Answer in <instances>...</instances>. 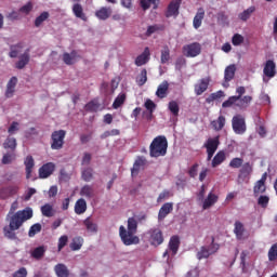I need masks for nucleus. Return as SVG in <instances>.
Segmentation results:
<instances>
[{
	"label": "nucleus",
	"mask_w": 277,
	"mask_h": 277,
	"mask_svg": "<svg viewBox=\"0 0 277 277\" xmlns=\"http://www.w3.org/2000/svg\"><path fill=\"white\" fill-rule=\"evenodd\" d=\"M34 217V210L31 208H26L24 210H19L15 212L9 221V226H4L3 233L6 239H16V232L27 220H31Z\"/></svg>",
	"instance_id": "f257e3e1"
},
{
	"label": "nucleus",
	"mask_w": 277,
	"mask_h": 277,
	"mask_svg": "<svg viewBox=\"0 0 277 277\" xmlns=\"http://www.w3.org/2000/svg\"><path fill=\"white\" fill-rule=\"evenodd\" d=\"M137 233V220L135 217L128 219V230L124 225L119 227V237L124 246H137L140 237L135 236Z\"/></svg>",
	"instance_id": "f03ea898"
},
{
	"label": "nucleus",
	"mask_w": 277,
	"mask_h": 277,
	"mask_svg": "<svg viewBox=\"0 0 277 277\" xmlns=\"http://www.w3.org/2000/svg\"><path fill=\"white\" fill-rule=\"evenodd\" d=\"M168 153V138L163 135L156 136L149 145L150 157H166Z\"/></svg>",
	"instance_id": "7ed1b4c3"
},
{
	"label": "nucleus",
	"mask_w": 277,
	"mask_h": 277,
	"mask_svg": "<svg viewBox=\"0 0 277 277\" xmlns=\"http://www.w3.org/2000/svg\"><path fill=\"white\" fill-rule=\"evenodd\" d=\"M250 103H252V96L245 95L243 97H228L225 102H223L222 107H238V109H248L250 107Z\"/></svg>",
	"instance_id": "20e7f679"
},
{
	"label": "nucleus",
	"mask_w": 277,
	"mask_h": 277,
	"mask_svg": "<svg viewBox=\"0 0 277 277\" xmlns=\"http://www.w3.org/2000/svg\"><path fill=\"white\" fill-rule=\"evenodd\" d=\"M232 129L236 135H243L248 131L246 124V117L241 114H237L232 118Z\"/></svg>",
	"instance_id": "39448f33"
},
{
	"label": "nucleus",
	"mask_w": 277,
	"mask_h": 277,
	"mask_svg": "<svg viewBox=\"0 0 277 277\" xmlns=\"http://www.w3.org/2000/svg\"><path fill=\"white\" fill-rule=\"evenodd\" d=\"M66 138V130H56L51 134L52 150H62L64 148V140Z\"/></svg>",
	"instance_id": "423d86ee"
},
{
	"label": "nucleus",
	"mask_w": 277,
	"mask_h": 277,
	"mask_svg": "<svg viewBox=\"0 0 277 277\" xmlns=\"http://www.w3.org/2000/svg\"><path fill=\"white\" fill-rule=\"evenodd\" d=\"M148 235H149V243L151 246H161V243H163L164 238H163V232H161L160 228H150L148 230Z\"/></svg>",
	"instance_id": "0eeeda50"
},
{
	"label": "nucleus",
	"mask_w": 277,
	"mask_h": 277,
	"mask_svg": "<svg viewBox=\"0 0 277 277\" xmlns=\"http://www.w3.org/2000/svg\"><path fill=\"white\" fill-rule=\"evenodd\" d=\"M201 52L202 47L198 42H194L183 47V53L186 57H198Z\"/></svg>",
	"instance_id": "6e6552de"
},
{
	"label": "nucleus",
	"mask_w": 277,
	"mask_h": 277,
	"mask_svg": "<svg viewBox=\"0 0 277 277\" xmlns=\"http://www.w3.org/2000/svg\"><path fill=\"white\" fill-rule=\"evenodd\" d=\"M266 182H267V172L263 173L261 179L254 183L253 196L255 198L258 196H261V194H265V192H267V185H265Z\"/></svg>",
	"instance_id": "1a4fd4ad"
},
{
	"label": "nucleus",
	"mask_w": 277,
	"mask_h": 277,
	"mask_svg": "<svg viewBox=\"0 0 277 277\" xmlns=\"http://www.w3.org/2000/svg\"><path fill=\"white\" fill-rule=\"evenodd\" d=\"M209 83H211V78H201L194 85V92L196 96H202L207 90H209Z\"/></svg>",
	"instance_id": "9d476101"
},
{
	"label": "nucleus",
	"mask_w": 277,
	"mask_h": 277,
	"mask_svg": "<svg viewBox=\"0 0 277 277\" xmlns=\"http://www.w3.org/2000/svg\"><path fill=\"white\" fill-rule=\"evenodd\" d=\"M181 9V0H172L164 13V16L167 18H172V16H177L179 15V10Z\"/></svg>",
	"instance_id": "9b49d317"
},
{
	"label": "nucleus",
	"mask_w": 277,
	"mask_h": 277,
	"mask_svg": "<svg viewBox=\"0 0 277 277\" xmlns=\"http://www.w3.org/2000/svg\"><path fill=\"white\" fill-rule=\"evenodd\" d=\"M172 211H174V203L172 202L163 203L158 212V221L163 222V220H166V217H168V215H170Z\"/></svg>",
	"instance_id": "f8f14e48"
},
{
	"label": "nucleus",
	"mask_w": 277,
	"mask_h": 277,
	"mask_svg": "<svg viewBox=\"0 0 277 277\" xmlns=\"http://www.w3.org/2000/svg\"><path fill=\"white\" fill-rule=\"evenodd\" d=\"M55 172V163L48 162L39 168V179H49Z\"/></svg>",
	"instance_id": "ddd939ff"
},
{
	"label": "nucleus",
	"mask_w": 277,
	"mask_h": 277,
	"mask_svg": "<svg viewBox=\"0 0 277 277\" xmlns=\"http://www.w3.org/2000/svg\"><path fill=\"white\" fill-rule=\"evenodd\" d=\"M18 186L16 185H10L6 187H2L0 189V198L2 200H6V198H10L12 196H16V194H18Z\"/></svg>",
	"instance_id": "4468645a"
},
{
	"label": "nucleus",
	"mask_w": 277,
	"mask_h": 277,
	"mask_svg": "<svg viewBox=\"0 0 277 277\" xmlns=\"http://www.w3.org/2000/svg\"><path fill=\"white\" fill-rule=\"evenodd\" d=\"M235 72H237V67L235 65H229L224 71V83L223 88H228V82L235 79Z\"/></svg>",
	"instance_id": "2eb2a0df"
},
{
	"label": "nucleus",
	"mask_w": 277,
	"mask_h": 277,
	"mask_svg": "<svg viewBox=\"0 0 277 277\" xmlns=\"http://www.w3.org/2000/svg\"><path fill=\"white\" fill-rule=\"evenodd\" d=\"M150 60V49L146 47L141 55L135 58V66H144Z\"/></svg>",
	"instance_id": "dca6fc26"
},
{
	"label": "nucleus",
	"mask_w": 277,
	"mask_h": 277,
	"mask_svg": "<svg viewBox=\"0 0 277 277\" xmlns=\"http://www.w3.org/2000/svg\"><path fill=\"white\" fill-rule=\"evenodd\" d=\"M219 146H220V136L209 137L203 145L206 150H209L212 153H215Z\"/></svg>",
	"instance_id": "f3484780"
},
{
	"label": "nucleus",
	"mask_w": 277,
	"mask_h": 277,
	"mask_svg": "<svg viewBox=\"0 0 277 277\" xmlns=\"http://www.w3.org/2000/svg\"><path fill=\"white\" fill-rule=\"evenodd\" d=\"M220 200V197L215 195L213 192L209 193L207 198L203 200L202 209L207 211V209H211L213 205H215Z\"/></svg>",
	"instance_id": "a211bd4d"
},
{
	"label": "nucleus",
	"mask_w": 277,
	"mask_h": 277,
	"mask_svg": "<svg viewBox=\"0 0 277 277\" xmlns=\"http://www.w3.org/2000/svg\"><path fill=\"white\" fill-rule=\"evenodd\" d=\"M29 51L30 49H26L25 52L19 56L18 62L15 64V68H17V70H23V68L29 64Z\"/></svg>",
	"instance_id": "6ab92c4d"
},
{
	"label": "nucleus",
	"mask_w": 277,
	"mask_h": 277,
	"mask_svg": "<svg viewBox=\"0 0 277 277\" xmlns=\"http://www.w3.org/2000/svg\"><path fill=\"white\" fill-rule=\"evenodd\" d=\"M16 83H18V78L16 77H12L9 80L5 91L6 98H12L14 96V92H16Z\"/></svg>",
	"instance_id": "aec40b11"
},
{
	"label": "nucleus",
	"mask_w": 277,
	"mask_h": 277,
	"mask_svg": "<svg viewBox=\"0 0 277 277\" xmlns=\"http://www.w3.org/2000/svg\"><path fill=\"white\" fill-rule=\"evenodd\" d=\"M263 72L266 77H276V63L272 60L266 61Z\"/></svg>",
	"instance_id": "412c9836"
},
{
	"label": "nucleus",
	"mask_w": 277,
	"mask_h": 277,
	"mask_svg": "<svg viewBox=\"0 0 277 277\" xmlns=\"http://www.w3.org/2000/svg\"><path fill=\"white\" fill-rule=\"evenodd\" d=\"M181 248V238L179 236H172L169 240V250L172 252V255H176Z\"/></svg>",
	"instance_id": "4be33fe9"
},
{
	"label": "nucleus",
	"mask_w": 277,
	"mask_h": 277,
	"mask_svg": "<svg viewBox=\"0 0 277 277\" xmlns=\"http://www.w3.org/2000/svg\"><path fill=\"white\" fill-rule=\"evenodd\" d=\"M202 21H205V9L200 8L193 19V27L195 29H200Z\"/></svg>",
	"instance_id": "5701e85b"
},
{
	"label": "nucleus",
	"mask_w": 277,
	"mask_h": 277,
	"mask_svg": "<svg viewBox=\"0 0 277 277\" xmlns=\"http://www.w3.org/2000/svg\"><path fill=\"white\" fill-rule=\"evenodd\" d=\"M96 18L100 21H107L109 16H111V8L110 6H102L95 12Z\"/></svg>",
	"instance_id": "b1692460"
},
{
	"label": "nucleus",
	"mask_w": 277,
	"mask_h": 277,
	"mask_svg": "<svg viewBox=\"0 0 277 277\" xmlns=\"http://www.w3.org/2000/svg\"><path fill=\"white\" fill-rule=\"evenodd\" d=\"M168 90H170V83H168V81L164 80L162 83L158 85L156 96H158V98H166V96H168Z\"/></svg>",
	"instance_id": "393cba45"
},
{
	"label": "nucleus",
	"mask_w": 277,
	"mask_h": 277,
	"mask_svg": "<svg viewBox=\"0 0 277 277\" xmlns=\"http://www.w3.org/2000/svg\"><path fill=\"white\" fill-rule=\"evenodd\" d=\"M77 57H79V54H77V51H71L70 53L65 52L63 54V62L64 64H66L67 66H72V64H75Z\"/></svg>",
	"instance_id": "a878e982"
},
{
	"label": "nucleus",
	"mask_w": 277,
	"mask_h": 277,
	"mask_svg": "<svg viewBox=\"0 0 277 277\" xmlns=\"http://www.w3.org/2000/svg\"><path fill=\"white\" fill-rule=\"evenodd\" d=\"M24 164L26 168V179H31V172L34 170V166H36V162L34 161L32 156H27L24 160Z\"/></svg>",
	"instance_id": "bb28decb"
},
{
	"label": "nucleus",
	"mask_w": 277,
	"mask_h": 277,
	"mask_svg": "<svg viewBox=\"0 0 277 277\" xmlns=\"http://www.w3.org/2000/svg\"><path fill=\"white\" fill-rule=\"evenodd\" d=\"M80 196L83 198H87L88 200L94 198L95 193H94V187L92 185H84L80 189Z\"/></svg>",
	"instance_id": "cd10ccee"
},
{
	"label": "nucleus",
	"mask_w": 277,
	"mask_h": 277,
	"mask_svg": "<svg viewBox=\"0 0 277 277\" xmlns=\"http://www.w3.org/2000/svg\"><path fill=\"white\" fill-rule=\"evenodd\" d=\"M211 127L214 131H222L226 127V117L224 115L219 116L216 120L211 121Z\"/></svg>",
	"instance_id": "c85d7f7f"
},
{
	"label": "nucleus",
	"mask_w": 277,
	"mask_h": 277,
	"mask_svg": "<svg viewBox=\"0 0 277 277\" xmlns=\"http://www.w3.org/2000/svg\"><path fill=\"white\" fill-rule=\"evenodd\" d=\"M226 161V153L224 150H220L212 159V168H217V166H222Z\"/></svg>",
	"instance_id": "c756f323"
},
{
	"label": "nucleus",
	"mask_w": 277,
	"mask_h": 277,
	"mask_svg": "<svg viewBox=\"0 0 277 277\" xmlns=\"http://www.w3.org/2000/svg\"><path fill=\"white\" fill-rule=\"evenodd\" d=\"M85 211H88V203L85 202V199H78L75 205V213H77V215H81L85 213Z\"/></svg>",
	"instance_id": "7c9ffc66"
},
{
	"label": "nucleus",
	"mask_w": 277,
	"mask_h": 277,
	"mask_svg": "<svg viewBox=\"0 0 277 277\" xmlns=\"http://www.w3.org/2000/svg\"><path fill=\"white\" fill-rule=\"evenodd\" d=\"M54 272L57 277H68L70 276V271L65 264H56L54 267Z\"/></svg>",
	"instance_id": "2f4dec72"
},
{
	"label": "nucleus",
	"mask_w": 277,
	"mask_h": 277,
	"mask_svg": "<svg viewBox=\"0 0 277 277\" xmlns=\"http://www.w3.org/2000/svg\"><path fill=\"white\" fill-rule=\"evenodd\" d=\"M72 12L76 18H80L81 21H88V16H85V13H83V6L81 4L75 3L72 5Z\"/></svg>",
	"instance_id": "473e14b6"
},
{
	"label": "nucleus",
	"mask_w": 277,
	"mask_h": 277,
	"mask_svg": "<svg viewBox=\"0 0 277 277\" xmlns=\"http://www.w3.org/2000/svg\"><path fill=\"white\" fill-rule=\"evenodd\" d=\"M234 233L236 235V239L241 241V239H243V233H246V228L243 227V223H241L239 221H236Z\"/></svg>",
	"instance_id": "72a5a7b5"
},
{
	"label": "nucleus",
	"mask_w": 277,
	"mask_h": 277,
	"mask_svg": "<svg viewBox=\"0 0 277 277\" xmlns=\"http://www.w3.org/2000/svg\"><path fill=\"white\" fill-rule=\"evenodd\" d=\"M160 2L161 0H141V8L146 11L150 10V5H153V10H157Z\"/></svg>",
	"instance_id": "f704fd0d"
},
{
	"label": "nucleus",
	"mask_w": 277,
	"mask_h": 277,
	"mask_svg": "<svg viewBox=\"0 0 277 277\" xmlns=\"http://www.w3.org/2000/svg\"><path fill=\"white\" fill-rule=\"evenodd\" d=\"M146 161L143 158H137L131 169L132 176H137L142 166H145Z\"/></svg>",
	"instance_id": "c9c22d12"
},
{
	"label": "nucleus",
	"mask_w": 277,
	"mask_h": 277,
	"mask_svg": "<svg viewBox=\"0 0 277 277\" xmlns=\"http://www.w3.org/2000/svg\"><path fill=\"white\" fill-rule=\"evenodd\" d=\"M146 81H148V71L146 70V68L141 70V74L136 77V83L140 88H142V85L146 84Z\"/></svg>",
	"instance_id": "e433bc0d"
},
{
	"label": "nucleus",
	"mask_w": 277,
	"mask_h": 277,
	"mask_svg": "<svg viewBox=\"0 0 277 277\" xmlns=\"http://www.w3.org/2000/svg\"><path fill=\"white\" fill-rule=\"evenodd\" d=\"M45 252H47V247L40 246V247L35 248L31 251V256H32V259H37V261H38V260L42 259V256H44Z\"/></svg>",
	"instance_id": "4c0bfd02"
},
{
	"label": "nucleus",
	"mask_w": 277,
	"mask_h": 277,
	"mask_svg": "<svg viewBox=\"0 0 277 277\" xmlns=\"http://www.w3.org/2000/svg\"><path fill=\"white\" fill-rule=\"evenodd\" d=\"M254 12H256V8L255 6H250L247 10H245L242 13H240L238 15V17L240 18V21H248L250 18V16H252V14H254Z\"/></svg>",
	"instance_id": "58836bf2"
},
{
	"label": "nucleus",
	"mask_w": 277,
	"mask_h": 277,
	"mask_svg": "<svg viewBox=\"0 0 277 277\" xmlns=\"http://www.w3.org/2000/svg\"><path fill=\"white\" fill-rule=\"evenodd\" d=\"M82 247H83V238L81 237L74 238L71 243L69 245L70 250H72L74 252L77 250H81Z\"/></svg>",
	"instance_id": "ea45409f"
},
{
	"label": "nucleus",
	"mask_w": 277,
	"mask_h": 277,
	"mask_svg": "<svg viewBox=\"0 0 277 277\" xmlns=\"http://www.w3.org/2000/svg\"><path fill=\"white\" fill-rule=\"evenodd\" d=\"M82 181L90 183L94 179V170L92 168H87L81 173Z\"/></svg>",
	"instance_id": "a19ab883"
},
{
	"label": "nucleus",
	"mask_w": 277,
	"mask_h": 277,
	"mask_svg": "<svg viewBox=\"0 0 277 277\" xmlns=\"http://www.w3.org/2000/svg\"><path fill=\"white\" fill-rule=\"evenodd\" d=\"M3 148H5V150H16V138L8 137L3 143Z\"/></svg>",
	"instance_id": "79ce46f5"
},
{
	"label": "nucleus",
	"mask_w": 277,
	"mask_h": 277,
	"mask_svg": "<svg viewBox=\"0 0 277 277\" xmlns=\"http://www.w3.org/2000/svg\"><path fill=\"white\" fill-rule=\"evenodd\" d=\"M211 256V252L207 246H202L200 250L197 252L198 261H202V259H209Z\"/></svg>",
	"instance_id": "37998d69"
},
{
	"label": "nucleus",
	"mask_w": 277,
	"mask_h": 277,
	"mask_svg": "<svg viewBox=\"0 0 277 277\" xmlns=\"http://www.w3.org/2000/svg\"><path fill=\"white\" fill-rule=\"evenodd\" d=\"M240 175L239 176H250L252 174V164L250 162H246L241 166L240 170Z\"/></svg>",
	"instance_id": "c03bdc74"
},
{
	"label": "nucleus",
	"mask_w": 277,
	"mask_h": 277,
	"mask_svg": "<svg viewBox=\"0 0 277 277\" xmlns=\"http://www.w3.org/2000/svg\"><path fill=\"white\" fill-rule=\"evenodd\" d=\"M41 213L44 217H53V206L50 203H45L41 207Z\"/></svg>",
	"instance_id": "a18cd8bd"
},
{
	"label": "nucleus",
	"mask_w": 277,
	"mask_h": 277,
	"mask_svg": "<svg viewBox=\"0 0 277 277\" xmlns=\"http://www.w3.org/2000/svg\"><path fill=\"white\" fill-rule=\"evenodd\" d=\"M124 101H127V94L122 93L118 95L113 103L114 109H118L119 107H122V105H124Z\"/></svg>",
	"instance_id": "49530a36"
},
{
	"label": "nucleus",
	"mask_w": 277,
	"mask_h": 277,
	"mask_svg": "<svg viewBox=\"0 0 277 277\" xmlns=\"http://www.w3.org/2000/svg\"><path fill=\"white\" fill-rule=\"evenodd\" d=\"M169 60H170V48L168 45H164L163 49L161 50L160 62L161 64H168Z\"/></svg>",
	"instance_id": "de8ad7c7"
},
{
	"label": "nucleus",
	"mask_w": 277,
	"mask_h": 277,
	"mask_svg": "<svg viewBox=\"0 0 277 277\" xmlns=\"http://www.w3.org/2000/svg\"><path fill=\"white\" fill-rule=\"evenodd\" d=\"M258 205L261 207V209H267V207H269V196L261 195L258 198Z\"/></svg>",
	"instance_id": "09e8293b"
},
{
	"label": "nucleus",
	"mask_w": 277,
	"mask_h": 277,
	"mask_svg": "<svg viewBox=\"0 0 277 277\" xmlns=\"http://www.w3.org/2000/svg\"><path fill=\"white\" fill-rule=\"evenodd\" d=\"M168 109L173 116H179V111H181V108L179 107V103L176 101L169 102Z\"/></svg>",
	"instance_id": "8fccbe9b"
},
{
	"label": "nucleus",
	"mask_w": 277,
	"mask_h": 277,
	"mask_svg": "<svg viewBox=\"0 0 277 277\" xmlns=\"http://www.w3.org/2000/svg\"><path fill=\"white\" fill-rule=\"evenodd\" d=\"M49 18V12H42L36 19H35V27H40Z\"/></svg>",
	"instance_id": "3c124183"
},
{
	"label": "nucleus",
	"mask_w": 277,
	"mask_h": 277,
	"mask_svg": "<svg viewBox=\"0 0 277 277\" xmlns=\"http://www.w3.org/2000/svg\"><path fill=\"white\" fill-rule=\"evenodd\" d=\"M41 230H42V225L40 223H36L29 228L28 236L36 237V235H38V233H40Z\"/></svg>",
	"instance_id": "603ef678"
},
{
	"label": "nucleus",
	"mask_w": 277,
	"mask_h": 277,
	"mask_svg": "<svg viewBox=\"0 0 277 277\" xmlns=\"http://www.w3.org/2000/svg\"><path fill=\"white\" fill-rule=\"evenodd\" d=\"M157 31H161V26H159L157 24L150 25V26L147 27L145 36L147 38H150V36H153V34H157Z\"/></svg>",
	"instance_id": "864d4df0"
},
{
	"label": "nucleus",
	"mask_w": 277,
	"mask_h": 277,
	"mask_svg": "<svg viewBox=\"0 0 277 277\" xmlns=\"http://www.w3.org/2000/svg\"><path fill=\"white\" fill-rule=\"evenodd\" d=\"M101 107V104L96 101H91L88 104H85V110L87 111H98V108Z\"/></svg>",
	"instance_id": "5fc2aeb1"
},
{
	"label": "nucleus",
	"mask_w": 277,
	"mask_h": 277,
	"mask_svg": "<svg viewBox=\"0 0 277 277\" xmlns=\"http://www.w3.org/2000/svg\"><path fill=\"white\" fill-rule=\"evenodd\" d=\"M87 230H90L91 233H96V224L94 222H92V220L90 217L85 219L83 222Z\"/></svg>",
	"instance_id": "6e6d98bb"
},
{
	"label": "nucleus",
	"mask_w": 277,
	"mask_h": 277,
	"mask_svg": "<svg viewBox=\"0 0 277 277\" xmlns=\"http://www.w3.org/2000/svg\"><path fill=\"white\" fill-rule=\"evenodd\" d=\"M277 259V242L268 250V261L274 262Z\"/></svg>",
	"instance_id": "4d7b16f0"
},
{
	"label": "nucleus",
	"mask_w": 277,
	"mask_h": 277,
	"mask_svg": "<svg viewBox=\"0 0 277 277\" xmlns=\"http://www.w3.org/2000/svg\"><path fill=\"white\" fill-rule=\"evenodd\" d=\"M243 166L242 158H233L229 162V168L239 169Z\"/></svg>",
	"instance_id": "13d9d810"
},
{
	"label": "nucleus",
	"mask_w": 277,
	"mask_h": 277,
	"mask_svg": "<svg viewBox=\"0 0 277 277\" xmlns=\"http://www.w3.org/2000/svg\"><path fill=\"white\" fill-rule=\"evenodd\" d=\"M14 159H16L15 154H4L2 157V163H3V166H9V163H12V161H14Z\"/></svg>",
	"instance_id": "bf43d9fd"
},
{
	"label": "nucleus",
	"mask_w": 277,
	"mask_h": 277,
	"mask_svg": "<svg viewBox=\"0 0 277 277\" xmlns=\"http://www.w3.org/2000/svg\"><path fill=\"white\" fill-rule=\"evenodd\" d=\"M67 243H68V236H66V235L61 236L58 239V247H57L58 252H62V250H64V248H66Z\"/></svg>",
	"instance_id": "052dcab7"
},
{
	"label": "nucleus",
	"mask_w": 277,
	"mask_h": 277,
	"mask_svg": "<svg viewBox=\"0 0 277 277\" xmlns=\"http://www.w3.org/2000/svg\"><path fill=\"white\" fill-rule=\"evenodd\" d=\"M232 43L234 47H239L240 44H243V36L235 34L232 38Z\"/></svg>",
	"instance_id": "680f3d73"
},
{
	"label": "nucleus",
	"mask_w": 277,
	"mask_h": 277,
	"mask_svg": "<svg viewBox=\"0 0 277 277\" xmlns=\"http://www.w3.org/2000/svg\"><path fill=\"white\" fill-rule=\"evenodd\" d=\"M170 196H172V195L170 194V190L164 189V190H162V192L159 194V196H158V198H157V202H163V200H168V198H170Z\"/></svg>",
	"instance_id": "e2e57ef3"
},
{
	"label": "nucleus",
	"mask_w": 277,
	"mask_h": 277,
	"mask_svg": "<svg viewBox=\"0 0 277 277\" xmlns=\"http://www.w3.org/2000/svg\"><path fill=\"white\" fill-rule=\"evenodd\" d=\"M210 254H215L217 250H220V245L215 243V238L212 237V242L209 247H207Z\"/></svg>",
	"instance_id": "0e129e2a"
},
{
	"label": "nucleus",
	"mask_w": 277,
	"mask_h": 277,
	"mask_svg": "<svg viewBox=\"0 0 277 277\" xmlns=\"http://www.w3.org/2000/svg\"><path fill=\"white\" fill-rule=\"evenodd\" d=\"M144 107L147 109V111H155V109H157V104H155L153 100H146Z\"/></svg>",
	"instance_id": "69168bd1"
},
{
	"label": "nucleus",
	"mask_w": 277,
	"mask_h": 277,
	"mask_svg": "<svg viewBox=\"0 0 277 277\" xmlns=\"http://www.w3.org/2000/svg\"><path fill=\"white\" fill-rule=\"evenodd\" d=\"M187 64V61L185 60V57H179L175 61V68L176 70H181L183 68V66H185Z\"/></svg>",
	"instance_id": "338daca9"
},
{
	"label": "nucleus",
	"mask_w": 277,
	"mask_h": 277,
	"mask_svg": "<svg viewBox=\"0 0 277 277\" xmlns=\"http://www.w3.org/2000/svg\"><path fill=\"white\" fill-rule=\"evenodd\" d=\"M13 277H27V268L21 267L13 274Z\"/></svg>",
	"instance_id": "774afa93"
}]
</instances>
